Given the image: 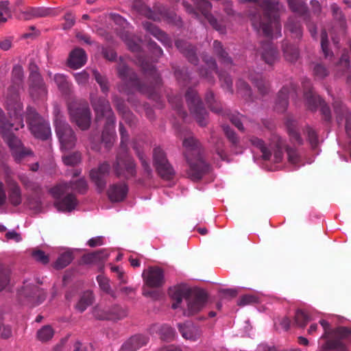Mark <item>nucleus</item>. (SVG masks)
<instances>
[{"label":"nucleus","mask_w":351,"mask_h":351,"mask_svg":"<svg viewBox=\"0 0 351 351\" xmlns=\"http://www.w3.org/2000/svg\"><path fill=\"white\" fill-rule=\"evenodd\" d=\"M12 83L6 96L5 104L10 117L13 122L0 119V134L10 149L12 156L16 162L28 156L33 154L31 149L26 148L21 141L14 134L13 130H18L24 127L23 108L19 97V89L22 88L24 71L21 65L15 64L12 70Z\"/></svg>","instance_id":"nucleus-1"},{"label":"nucleus","mask_w":351,"mask_h":351,"mask_svg":"<svg viewBox=\"0 0 351 351\" xmlns=\"http://www.w3.org/2000/svg\"><path fill=\"white\" fill-rule=\"evenodd\" d=\"M141 66L146 77L151 80L149 86L144 84L134 70L127 65L124 59L122 57L119 58L117 71L121 82L117 86L118 90L129 95L135 90L147 95L149 98L154 101H160L157 89L161 85L162 80L159 73L152 64L145 60L141 62Z\"/></svg>","instance_id":"nucleus-2"},{"label":"nucleus","mask_w":351,"mask_h":351,"mask_svg":"<svg viewBox=\"0 0 351 351\" xmlns=\"http://www.w3.org/2000/svg\"><path fill=\"white\" fill-rule=\"evenodd\" d=\"M248 2H255L259 10L250 14V19L254 29L258 32L262 31L267 38L281 36V24L278 19V12L280 3L276 0H247Z\"/></svg>","instance_id":"nucleus-3"},{"label":"nucleus","mask_w":351,"mask_h":351,"mask_svg":"<svg viewBox=\"0 0 351 351\" xmlns=\"http://www.w3.org/2000/svg\"><path fill=\"white\" fill-rule=\"evenodd\" d=\"M251 144L258 148L262 153V158L264 160H270L276 163L280 162L283 159L285 149L287 154L288 161L292 165H298L300 161V156L295 148L286 145L285 141L278 136H274L269 145L256 136H252L250 138Z\"/></svg>","instance_id":"nucleus-4"},{"label":"nucleus","mask_w":351,"mask_h":351,"mask_svg":"<svg viewBox=\"0 0 351 351\" xmlns=\"http://www.w3.org/2000/svg\"><path fill=\"white\" fill-rule=\"evenodd\" d=\"M169 294L175 302L172 304L173 309L177 308L184 298L187 303V308L184 314L186 316L193 315L199 312L205 306L207 300V293L202 289L189 288L184 285H179L171 288Z\"/></svg>","instance_id":"nucleus-5"},{"label":"nucleus","mask_w":351,"mask_h":351,"mask_svg":"<svg viewBox=\"0 0 351 351\" xmlns=\"http://www.w3.org/2000/svg\"><path fill=\"white\" fill-rule=\"evenodd\" d=\"M184 156L189 164L188 177L193 181H198L208 172L209 165L204 160L199 141L193 136H184L182 143Z\"/></svg>","instance_id":"nucleus-6"},{"label":"nucleus","mask_w":351,"mask_h":351,"mask_svg":"<svg viewBox=\"0 0 351 351\" xmlns=\"http://www.w3.org/2000/svg\"><path fill=\"white\" fill-rule=\"evenodd\" d=\"M46 298L47 291L28 280H25L22 287L17 290L18 301L31 308L42 304Z\"/></svg>","instance_id":"nucleus-7"},{"label":"nucleus","mask_w":351,"mask_h":351,"mask_svg":"<svg viewBox=\"0 0 351 351\" xmlns=\"http://www.w3.org/2000/svg\"><path fill=\"white\" fill-rule=\"evenodd\" d=\"M195 4L196 8L201 12V14L189 3L186 1L182 2V5L186 12L191 14L193 18L201 21L202 17L204 16L215 29L218 31L220 34L226 33L225 26L210 13L212 5L208 1L195 0Z\"/></svg>","instance_id":"nucleus-8"},{"label":"nucleus","mask_w":351,"mask_h":351,"mask_svg":"<svg viewBox=\"0 0 351 351\" xmlns=\"http://www.w3.org/2000/svg\"><path fill=\"white\" fill-rule=\"evenodd\" d=\"M203 61L208 68H199L198 69L199 76L206 79L209 83L213 84L215 82L213 73H217L222 88L232 94V80L230 75L218 71L217 64L213 57L205 56L203 57Z\"/></svg>","instance_id":"nucleus-9"},{"label":"nucleus","mask_w":351,"mask_h":351,"mask_svg":"<svg viewBox=\"0 0 351 351\" xmlns=\"http://www.w3.org/2000/svg\"><path fill=\"white\" fill-rule=\"evenodd\" d=\"M351 344V328L337 326L333 328L331 337L319 347V351H347Z\"/></svg>","instance_id":"nucleus-10"},{"label":"nucleus","mask_w":351,"mask_h":351,"mask_svg":"<svg viewBox=\"0 0 351 351\" xmlns=\"http://www.w3.org/2000/svg\"><path fill=\"white\" fill-rule=\"evenodd\" d=\"M26 119L28 128L35 138L45 141L51 136L49 121L41 117L34 108H27Z\"/></svg>","instance_id":"nucleus-11"},{"label":"nucleus","mask_w":351,"mask_h":351,"mask_svg":"<svg viewBox=\"0 0 351 351\" xmlns=\"http://www.w3.org/2000/svg\"><path fill=\"white\" fill-rule=\"evenodd\" d=\"M132 8L139 14L145 16L147 19L154 21H160L165 19L167 22L177 26H181L182 21L181 18L175 13H163L152 10L146 3L145 0H132Z\"/></svg>","instance_id":"nucleus-12"},{"label":"nucleus","mask_w":351,"mask_h":351,"mask_svg":"<svg viewBox=\"0 0 351 351\" xmlns=\"http://www.w3.org/2000/svg\"><path fill=\"white\" fill-rule=\"evenodd\" d=\"M185 98L189 110L198 125L201 127L206 126L208 123V113L204 107L197 91L192 88H189L185 93Z\"/></svg>","instance_id":"nucleus-13"},{"label":"nucleus","mask_w":351,"mask_h":351,"mask_svg":"<svg viewBox=\"0 0 351 351\" xmlns=\"http://www.w3.org/2000/svg\"><path fill=\"white\" fill-rule=\"evenodd\" d=\"M112 169L115 176L128 180L136 175V164L133 158L123 150L119 152L112 164Z\"/></svg>","instance_id":"nucleus-14"},{"label":"nucleus","mask_w":351,"mask_h":351,"mask_svg":"<svg viewBox=\"0 0 351 351\" xmlns=\"http://www.w3.org/2000/svg\"><path fill=\"white\" fill-rule=\"evenodd\" d=\"M127 311L119 305L101 308L95 306L93 309V315L101 320H119L127 316Z\"/></svg>","instance_id":"nucleus-15"},{"label":"nucleus","mask_w":351,"mask_h":351,"mask_svg":"<svg viewBox=\"0 0 351 351\" xmlns=\"http://www.w3.org/2000/svg\"><path fill=\"white\" fill-rule=\"evenodd\" d=\"M5 182L8 187V199L14 206L20 205L22 202V191L19 184L12 176V172L8 167L5 168Z\"/></svg>","instance_id":"nucleus-16"},{"label":"nucleus","mask_w":351,"mask_h":351,"mask_svg":"<svg viewBox=\"0 0 351 351\" xmlns=\"http://www.w3.org/2000/svg\"><path fill=\"white\" fill-rule=\"evenodd\" d=\"M53 116L55 130L60 143V147L62 149H66V125L64 113L57 103H54L53 105Z\"/></svg>","instance_id":"nucleus-17"},{"label":"nucleus","mask_w":351,"mask_h":351,"mask_svg":"<svg viewBox=\"0 0 351 351\" xmlns=\"http://www.w3.org/2000/svg\"><path fill=\"white\" fill-rule=\"evenodd\" d=\"M71 119L82 130H87L90 125L91 114L87 104H82L75 110H71Z\"/></svg>","instance_id":"nucleus-18"},{"label":"nucleus","mask_w":351,"mask_h":351,"mask_svg":"<svg viewBox=\"0 0 351 351\" xmlns=\"http://www.w3.org/2000/svg\"><path fill=\"white\" fill-rule=\"evenodd\" d=\"M110 169V165L108 162L101 163L98 168L93 169L90 171L91 180L97 186L99 192H101L106 187V182L105 177L108 175Z\"/></svg>","instance_id":"nucleus-19"},{"label":"nucleus","mask_w":351,"mask_h":351,"mask_svg":"<svg viewBox=\"0 0 351 351\" xmlns=\"http://www.w3.org/2000/svg\"><path fill=\"white\" fill-rule=\"evenodd\" d=\"M143 277L147 286L160 287L165 284L164 271L158 267H150L143 273Z\"/></svg>","instance_id":"nucleus-20"},{"label":"nucleus","mask_w":351,"mask_h":351,"mask_svg":"<svg viewBox=\"0 0 351 351\" xmlns=\"http://www.w3.org/2000/svg\"><path fill=\"white\" fill-rule=\"evenodd\" d=\"M258 53L261 60L270 66L275 64L279 58L277 49L270 40L261 42Z\"/></svg>","instance_id":"nucleus-21"},{"label":"nucleus","mask_w":351,"mask_h":351,"mask_svg":"<svg viewBox=\"0 0 351 351\" xmlns=\"http://www.w3.org/2000/svg\"><path fill=\"white\" fill-rule=\"evenodd\" d=\"M303 86L305 105L308 110L315 111L322 104V99L319 96L313 91L309 81L307 82L306 84L304 83Z\"/></svg>","instance_id":"nucleus-22"},{"label":"nucleus","mask_w":351,"mask_h":351,"mask_svg":"<svg viewBox=\"0 0 351 351\" xmlns=\"http://www.w3.org/2000/svg\"><path fill=\"white\" fill-rule=\"evenodd\" d=\"M213 52L217 58L219 63L224 67L229 68L234 64L232 58L223 47L222 43L219 40H214L213 43Z\"/></svg>","instance_id":"nucleus-23"},{"label":"nucleus","mask_w":351,"mask_h":351,"mask_svg":"<svg viewBox=\"0 0 351 351\" xmlns=\"http://www.w3.org/2000/svg\"><path fill=\"white\" fill-rule=\"evenodd\" d=\"M55 199L54 206L59 211L66 210V184L62 183L56 185L50 191Z\"/></svg>","instance_id":"nucleus-24"},{"label":"nucleus","mask_w":351,"mask_h":351,"mask_svg":"<svg viewBox=\"0 0 351 351\" xmlns=\"http://www.w3.org/2000/svg\"><path fill=\"white\" fill-rule=\"evenodd\" d=\"M29 92L34 99L43 98L47 95V90L42 77L29 80Z\"/></svg>","instance_id":"nucleus-25"},{"label":"nucleus","mask_w":351,"mask_h":351,"mask_svg":"<svg viewBox=\"0 0 351 351\" xmlns=\"http://www.w3.org/2000/svg\"><path fill=\"white\" fill-rule=\"evenodd\" d=\"M175 45L191 64L196 65L198 63L199 59L197 56L196 49L189 43L178 39L176 40Z\"/></svg>","instance_id":"nucleus-26"},{"label":"nucleus","mask_w":351,"mask_h":351,"mask_svg":"<svg viewBox=\"0 0 351 351\" xmlns=\"http://www.w3.org/2000/svg\"><path fill=\"white\" fill-rule=\"evenodd\" d=\"M87 60L85 51L82 48H75L70 52L67 59V65L71 68L77 69L84 66Z\"/></svg>","instance_id":"nucleus-27"},{"label":"nucleus","mask_w":351,"mask_h":351,"mask_svg":"<svg viewBox=\"0 0 351 351\" xmlns=\"http://www.w3.org/2000/svg\"><path fill=\"white\" fill-rule=\"evenodd\" d=\"M128 186L125 183H117L110 186L108 195L111 202L123 201L127 196Z\"/></svg>","instance_id":"nucleus-28"},{"label":"nucleus","mask_w":351,"mask_h":351,"mask_svg":"<svg viewBox=\"0 0 351 351\" xmlns=\"http://www.w3.org/2000/svg\"><path fill=\"white\" fill-rule=\"evenodd\" d=\"M148 337L136 335L128 339L121 347L119 351H136L148 342Z\"/></svg>","instance_id":"nucleus-29"},{"label":"nucleus","mask_w":351,"mask_h":351,"mask_svg":"<svg viewBox=\"0 0 351 351\" xmlns=\"http://www.w3.org/2000/svg\"><path fill=\"white\" fill-rule=\"evenodd\" d=\"M291 93H295V90L293 86L291 88L288 86H283L278 92L277 99L276 101L275 109L279 112H283L287 108L289 105V95Z\"/></svg>","instance_id":"nucleus-30"},{"label":"nucleus","mask_w":351,"mask_h":351,"mask_svg":"<svg viewBox=\"0 0 351 351\" xmlns=\"http://www.w3.org/2000/svg\"><path fill=\"white\" fill-rule=\"evenodd\" d=\"M91 104L97 114V119L112 111L109 101L104 97H92Z\"/></svg>","instance_id":"nucleus-31"},{"label":"nucleus","mask_w":351,"mask_h":351,"mask_svg":"<svg viewBox=\"0 0 351 351\" xmlns=\"http://www.w3.org/2000/svg\"><path fill=\"white\" fill-rule=\"evenodd\" d=\"M91 104L97 114V119L112 111L109 101L104 97H92Z\"/></svg>","instance_id":"nucleus-32"},{"label":"nucleus","mask_w":351,"mask_h":351,"mask_svg":"<svg viewBox=\"0 0 351 351\" xmlns=\"http://www.w3.org/2000/svg\"><path fill=\"white\" fill-rule=\"evenodd\" d=\"M143 26L147 32L151 34L164 45L167 46L171 45V40L168 35L154 24L146 21L143 23Z\"/></svg>","instance_id":"nucleus-33"},{"label":"nucleus","mask_w":351,"mask_h":351,"mask_svg":"<svg viewBox=\"0 0 351 351\" xmlns=\"http://www.w3.org/2000/svg\"><path fill=\"white\" fill-rule=\"evenodd\" d=\"M178 327L182 336L186 339L196 341L202 335L201 330L191 324H179Z\"/></svg>","instance_id":"nucleus-34"},{"label":"nucleus","mask_w":351,"mask_h":351,"mask_svg":"<svg viewBox=\"0 0 351 351\" xmlns=\"http://www.w3.org/2000/svg\"><path fill=\"white\" fill-rule=\"evenodd\" d=\"M51 14V10L44 7L29 8L22 12L25 20H31L34 18L47 17Z\"/></svg>","instance_id":"nucleus-35"},{"label":"nucleus","mask_w":351,"mask_h":351,"mask_svg":"<svg viewBox=\"0 0 351 351\" xmlns=\"http://www.w3.org/2000/svg\"><path fill=\"white\" fill-rule=\"evenodd\" d=\"M106 250L103 249L93 253L86 254L82 256V263L84 264H93L103 261L108 257Z\"/></svg>","instance_id":"nucleus-36"},{"label":"nucleus","mask_w":351,"mask_h":351,"mask_svg":"<svg viewBox=\"0 0 351 351\" xmlns=\"http://www.w3.org/2000/svg\"><path fill=\"white\" fill-rule=\"evenodd\" d=\"M285 29L291 32L296 38H300L302 36V29L298 17L289 16L285 25Z\"/></svg>","instance_id":"nucleus-37"},{"label":"nucleus","mask_w":351,"mask_h":351,"mask_svg":"<svg viewBox=\"0 0 351 351\" xmlns=\"http://www.w3.org/2000/svg\"><path fill=\"white\" fill-rule=\"evenodd\" d=\"M286 126L291 141L298 145H302L303 140L298 131L297 121L292 118L288 117L286 121Z\"/></svg>","instance_id":"nucleus-38"},{"label":"nucleus","mask_w":351,"mask_h":351,"mask_svg":"<svg viewBox=\"0 0 351 351\" xmlns=\"http://www.w3.org/2000/svg\"><path fill=\"white\" fill-rule=\"evenodd\" d=\"M312 75L316 80H323L330 74V71L322 62H312L311 64Z\"/></svg>","instance_id":"nucleus-39"},{"label":"nucleus","mask_w":351,"mask_h":351,"mask_svg":"<svg viewBox=\"0 0 351 351\" xmlns=\"http://www.w3.org/2000/svg\"><path fill=\"white\" fill-rule=\"evenodd\" d=\"M95 300V297L91 291H84L77 303L75 308L81 313L84 312L89 306L92 305Z\"/></svg>","instance_id":"nucleus-40"},{"label":"nucleus","mask_w":351,"mask_h":351,"mask_svg":"<svg viewBox=\"0 0 351 351\" xmlns=\"http://www.w3.org/2000/svg\"><path fill=\"white\" fill-rule=\"evenodd\" d=\"M156 172L159 176L163 180H172L174 175L175 171L173 166L169 162L162 163L161 165L155 166Z\"/></svg>","instance_id":"nucleus-41"},{"label":"nucleus","mask_w":351,"mask_h":351,"mask_svg":"<svg viewBox=\"0 0 351 351\" xmlns=\"http://www.w3.org/2000/svg\"><path fill=\"white\" fill-rule=\"evenodd\" d=\"M250 81L254 83L259 93L264 95L267 93L269 90L268 83L263 78V76L260 73H252L249 76Z\"/></svg>","instance_id":"nucleus-42"},{"label":"nucleus","mask_w":351,"mask_h":351,"mask_svg":"<svg viewBox=\"0 0 351 351\" xmlns=\"http://www.w3.org/2000/svg\"><path fill=\"white\" fill-rule=\"evenodd\" d=\"M121 38L131 51L138 52L141 50V46L138 43L139 39L134 35L128 32H123L121 34Z\"/></svg>","instance_id":"nucleus-43"},{"label":"nucleus","mask_w":351,"mask_h":351,"mask_svg":"<svg viewBox=\"0 0 351 351\" xmlns=\"http://www.w3.org/2000/svg\"><path fill=\"white\" fill-rule=\"evenodd\" d=\"M205 101L212 112L218 114L222 112L221 104L215 99V95L211 90L206 92Z\"/></svg>","instance_id":"nucleus-44"},{"label":"nucleus","mask_w":351,"mask_h":351,"mask_svg":"<svg viewBox=\"0 0 351 351\" xmlns=\"http://www.w3.org/2000/svg\"><path fill=\"white\" fill-rule=\"evenodd\" d=\"M18 178L25 189L30 190L34 193H38L41 190L40 184L33 181L26 174H19Z\"/></svg>","instance_id":"nucleus-45"},{"label":"nucleus","mask_w":351,"mask_h":351,"mask_svg":"<svg viewBox=\"0 0 351 351\" xmlns=\"http://www.w3.org/2000/svg\"><path fill=\"white\" fill-rule=\"evenodd\" d=\"M114 102L117 110L122 114L125 121L131 124L134 119V115L126 107L124 101L119 98H116Z\"/></svg>","instance_id":"nucleus-46"},{"label":"nucleus","mask_w":351,"mask_h":351,"mask_svg":"<svg viewBox=\"0 0 351 351\" xmlns=\"http://www.w3.org/2000/svg\"><path fill=\"white\" fill-rule=\"evenodd\" d=\"M289 9L300 16H304L308 12L306 4L301 0H287Z\"/></svg>","instance_id":"nucleus-47"},{"label":"nucleus","mask_w":351,"mask_h":351,"mask_svg":"<svg viewBox=\"0 0 351 351\" xmlns=\"http://www.w3.org/2000/svg\"><path fill=\"white\" fill-rule=\"evenodd\" d=\"M328 34L326 29H322L321 32V47L324 58L331 61L334 57V53L328 48Z\"/></svg>","instance_id":"nucleus-48"},{"label":"nucleus","mask_w":351,"mask_h":351,"mask_svg":"<svg viewBox=\"0 0 351 351\" xmlns=\"http://www.w3.org/2000/svg\"><path fill=\"white\" fill-rule=\"evenodd\" d=\"M219 114L227 117L239 130L244 132L245 129L241 120V115L240 114H233L230 110H223Z\"/></svg>","instance_id":"nucleus-49"},{"label":"nucleus","mask_w":351,"mask_h":351,"mask_svg":"<svg viewBox=\"0 0 351 351\" xmlns=\"http://www.w3.org/2000/svg\"><path fill=\"white\" fill-rule=\"evenodd\" d=\"M134 149L136 150V154L137 155L138 159L141 161V166L143 169V174L145 176L146 178L150 179L152 176V170L150 167V165L149 162L147 160V158L143 152L137 149L136 147H134Z\"/></svg>","instance_id":"nucleus-50"},{"label":"nucleus","mask_w":351,"mask_h":351,"mask_svg":"<svg viewBox=\"0 0 351 351\" xmlns=\"http://www.w3.org/2000/svg\"><path fill=\"white\" fill-rule=\"evenodd\" d=\"M237 91L246 101L252 100V90L249 84L241 79L237 82Z\"/></svg>","instance_id":"nucleus-51"},{"label":"nucleus","mask_w":351,"mask_h":351,"mask_svg":"<svg viewBox=\"0 0 351 351\" xmlns=\"http://www.w3.org/2000/svg\"><path fill=\"white\" fill-rule=\"evenodd\" d=\"M93 74L95 81L99 85L101 92L107 94L110 90L108 77L106 75H101L97 70H93Z\"/></svg>","instance_id":"nucleus-52"},{"label":"nucleus","mask_w":351,"mask_h":351,"mask_svg":"<svg viewBox=\"0 0 351 351\" xmlns=\"http://www.w3.org/2000/svg\"><path fill=\"white\" fill-rule=\"evenodd\" d=\"M169 101L172 107L177 110L178 115L183 119L187 115V112L183 109L182 101L180 96L176 95L174 97H169Z\"/></svg>","instance_id":"nucleus-53"},{"label":"nucleus","mask_w":351,"mask_h":351,"mask_svg":"<svg viewBox=\"0 0 351 351\" xmlns=\"http://www.w3.org/2000/svg\"><path fill=\"white\" fill-rule=\"evenodd\" d=\"M310 321L309 316L304 311L298 309L294 316L293 326L304 328Z\"/></svg>","instance_id":"nucleus-54"},{"label":"nucleus","mask_w":351,"mask_h":351,"mask_svg":"<svg viewBox=\"0 0 351 351\" xmlns=\"http://www.w3.org/2000/svg\"><path fill=\"white\" fill-rule=\"evenodd\" d=\"M10 269L5 265H0V291H3L10 284Z\"/></svg>","instance_id":"nucleus-55"},{"label":"nucleus","mask_w":351,"mask_h":351,"mask_svg":"<svg viewBox=\"0 0 351 351\" xmlns=\"http://www.w3.org/2000/svg\"><path fill=\"white\" fill-rule=\"evenodd\" d=\"M54 332L49 325H45L37 331V339L42 341L46 342L49 341L53 336Z\"/></svg>","instance_id":"nucleus-56"},{"label":"nucleus","mask_w":351,"mask_h":351,"mask_svg":"<svg viewBox=\"0 0 351 351\" xmlns=\"http://www.w3.org/2000/svg\"><path fill=\"white\" fill-rule=\"evenodd\" d=\"M174 70V75L179 83L182 85H186L190 80V77L187 69L185 67L180 68L173 66Z\"/></svg>","instance_id":"nucleus-57"},{"label":"nucleus","mask_w":351,"mask_h":351,"mask_svg":"<svg viewBox=\"0 0 351 351\" xmlns=\"http://www.w3.org/2000/svg\"><path fill=\"white\" fill-rule=\"evenodd\" d=\"M283 53L286 60L291 62L296 61L299 56L298 49L291 45H285L283 46Z\"/></svg>","instance_id":"nucleus-58"},{"label":"nucleus","mask_w":351,"mask_h":351,"mask_svg":"<svg viewBox=\"0 0 351 351\" xmlns=\"http://www.w3.org/2000/svg\"><path fill=\"white\" fill-rule=\"evenodd\" d=\"M169 162L165 152L160 147H156L153 150V163L154 167Z\"/></svg>","instance_id":"nucleus-59"},{"label":"nucleus","mask_w":351,"mask_h":351,"mask_svg":"<svg viewBox=\"0 0 351 351\" xmlns=\"http://www.w3.org/2000/svg\"><path fill=\"white\" fill-rule=\"evenodd\" d=\"M160 335L161 339L167 341H169L173 339L175 337L174 330L168 325L161 326L160 330Z\"/></svg>","instance_id":"nucleus-60"},{"label":"nucleus","mask_w":351,"mask_h":351,"mask_svg":"<svg viewBox=\"0 0 351 351\" xmlns=\"http://www.w3.org/2000/svg\"><path fill=\"white\" fill-rule=\"evenodd\" d=\"M71 188L78 193H84L87 189V184L84 179H78L75 182L71 181L69 186L67 184V189Z\"/></svg>","instance_id":"nucleus-61"},{"label":"nucleus","mask_w":351,"mask_h":351,"mask_svg":"<svg viewBox=\"0 0 351 351\" xmlns=\"http://www.w3.org/2000/svg\"><path fill=\"white\" fill-rule=\"evenodd\" d=\"M97 280L99 285V287L101 288V289L102 291L110 294L113 298H115L114 293V291H112L111 290L110 286L109 284V280L107 278H106L101 275H99L97 276Z\"/></svg>","instance_id":"nucleus-62"},{"label":"nucleus","mask_w":351,"mask_h":351,"mask_svg":"<svg viewBox=\"0 0 351 351\" xmlns=\"http://www.w3.org/2000/svg\"><path fill=\"white\" fill-rule=\"evenodd\" d=\"M223 130L226 138L228 141L234 146L237 145L239 143V138L234 132V131L230 128L228 125H223Z\"/></svg>","instance_id":"nucleus-63"},{"label":"nucleus","mask_w":351,"mask_h":351,"mask_svg":"<svg viewBox=\"0 0 351 351\" xmlns=\"http://www.w3.org/2000/svg\"><path fill=\"white\" fill-rule=\"evenodd\" d=\"M32 256L34 259L43 264L47 265L49 262V257L45 252L41 250H35L32 252Z\"/></svg>","instance_id":"nucleus-64"}]
</instances>
